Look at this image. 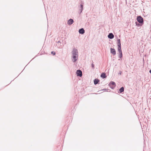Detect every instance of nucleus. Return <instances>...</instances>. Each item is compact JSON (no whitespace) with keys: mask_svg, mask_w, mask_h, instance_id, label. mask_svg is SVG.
I'll list each match as a JSON object with an SVG mask.
<instances>
[{"mask_svg":"<svg viewBox=\"0 0 151 151\" xmlns=\"http://www.w3.org/2000/svg\"><path fill=\"white\" fill-rule=\"evenodd\" d=\"M137 22H135L136 26L138 27L142 26L144 23L143 18L141 16H138L136 18Z\"/></svg>","mask_w":151,"mask_h":151,"instance_id":"obj_1","label":"nucleus"},{"mask_svg":"<svg viewBox=\"0 0 151 151\" xmlns=\"http://www.w3.org/2000/svg\"><path fill=\"white\" fill-rule=\"evenodd\" d=\"M72 57L73 58L72 61L73 62H75L78 59V50L74 48L72 52Z\"/></svg>","mask_w":151,"mask_h":151,"instance_id":"obj_2","label":"nucleus"},{"mask_svg":"<svg viewBox=\"0 0 151 151\" xmlns=\"http://www.w3.org/2000/svg\"><path fill=\"white\" fill-rule=\"evenodd\" d=\"M117 46H118V50L119 53V57L120 58H121L122 57V54L121 50V46L120 40V39H118L117 40Z\"/></svg>","mask_w":151,"mask_h":151,"instance_id":"obj_3","label":"nucleus"},{"mask_svg":"<svg viewBox=\"0 0 151 151\" xmlns=\"http://www.w3.org/2000/svg\"><path fill=\"white\" fill-rule=\"evenodd\" d=\"M109 86L112 89H113L115 87L116 85L114 81H111L109 84Z\"/></svg>","mask_w":151,"mask_h":151,"instance_id":"obj_4","label":"nucleus"},{"mask_svg":"<svg viewBox=\"0 0 151 151\" xmlns=\"http://www.w3.org/2000/svg\"><path fill=\"white\" fill-rule=\"evenodd\" d=\"M76 73L77 76L81 77L82 76V71L80 70H77Z\"/></svg>","mask_w":151,"mask_h":151,"instance_id":"obj_5","label":"nucleus"},{"mask_svg":"<svg viewBox=\"0 0 151 151\" xmlns=\"http://www.w3.org/2000/svg\"><path fill=\"white\" fill-rule=\"evenodd\" d=\"M74 22L73 20V19H69L68 21V24L69 25H71Z\"/></svg>","mask_w":151,"mask_h":151,"instance_id":"obj_6","label":"nucleus"},{"mask_svg":"<svg viewBox=\"0 0 151 151\" xmlns=\"http://www.w3.org/2000/svg\"><path fill=\"white\" fill-rule=\"evenodd\" d=\"M83 10V5L81 4L80 5V7L79 9V13L80 14H81L82 12V11Z\"/></svg>","mask_w":151,"mask_h":151,"instance_id":"obj_7","label":"nucleus"},{"mask_svg":"<svg viewBox=\"0 0 151 151\" xmlns=\"http://www.w3.org/2000/svg\"><path fill=\"white\" fill-rule=\"evenodd\" d=\"M110 52L113 55H114L116 54V51L114 48H110Z\"/></svg>","mask_w":151,"mask_h":151,"instance_id":"obj_8","label":"nucleus"},{"mask_svg":"<svg viewBox=\"0 0 151 151\" xmlns=\"http://www.w3.org/2000/svg\"><path fill=\"white\" fill-rule=\"evenodd\" d=\"M108 37L110 39H112L114 38V36L112 33H111L108 35Z\"/></svg>","mask_w":151,"mask_h":151,"instance_id":"obj_9","label":"nucleus"},{"mask_svg":"<svg viewBox=\"0 0 151 151\" xmlns=\"http://www.w3.org/2000/svg\"><path fill=\"white\" fill-rule=\"evenodd\" d=\"M79 32L80 34H83L85 32V31L83 28H82L79 29Z\"/></svg>","mask_w":151,"mask_h":151,"instance_id":"obj_10","label":"nucleus"},{"mask_svg":"<svg viewBox=\"0 0 151 151\" xmlns=\"http://www.w3.org/2000/svg\"><path fill=\"white\" fill-rule=\"evenodd\" d=\"M93 81L94 84L96 85L99 83L100 80L96 78Z\"/></svg>","mask_w":151,"mask_h":151,"instance_id":"obj_11","label":"nucleus"},{"mask_svg":"<svg viewBox=\"0 0 151 151\" xmlns=\"http://www.w3.org/2000/svg\"><path fill=\"white\" fill-rule=\"evenodd\" d=\"M101 77L103 78H105L106 77V73H102L101 75Z\"/></svg>","mask_w":151,"mask_h":151,"instance_id":"obj_12","label":"nucleus"},{"mask_svg":"<svg viewBox=\"0 0 151 151\" xmlns=\"http://www.w3.org/2000/svg\"><path fill=\"white\" fill-rule=\"evenodd\" d=\"M124 88L123 87H121L119 89V92L120 93H122L124 92Z\"/></svg>","mask_w":151,"mask_h":151,"instance_id":"obj_13","label":"nucleus"},{"mask_svg":"<svg viewBox=\"0 0 151 151\" xmlns=\"http://www.w3.org/2000/svg\"><path fill=\"white\" fill-rule=\"evenodd\" d=\"M108 90H109L108 89H106V88H104V89H102L101 90H100V91H108Z\"/></svg>","mask_w":151,"mask_h":151,"instance_id":"obj_14","label":"nucleus"},{"mask_svg":"<svg viewBox=\"0 0 151 151\" xmlns=\"http://www.w3.org/2000/svg\"><path fill=\"white\" fill-rule=\"evenodd\" d=\"M51 53L53 55H55V52L54 51H52L51 52Z\"/></svg>","mask_w":151,"mask_h":151,"instance_id":"obj_15","label":"nucleus"},{"mask_svg":"<svg viewBox=\"0 0 151 151\" xmlns=\"http://www.w3.org/2000/svg\"><path fill=\"white\" fill-rule=\"evenodd\" d=\"M91 67L93 68H94V65L93 63L91 64Z\"/></svg>","mask_w":151,"mask_h":151,"instance_id":"obj_16","label":"nucleus"},{"mask_svg":"<svg viewBox=\"0 0 151 151\" xmlns=\"http://www.w3.org/2000/svg\"><path fill=\"white\" fill-rule=\"evenodd\" d=\"M56 42L57 43H58V44L59 43H60V44L61 43L60 40H59L58 41Z\"/></svg>","mask_w":151,"mask_h":151,"instance_id":"obj_17","label":"nucleus"},{"mask_svg":"<svg viewBox=\"0 0 151 151\" xmlns=\"http://www.w3.org/2000/svg\"><path fill=\"white\" fill-rule=\"evenodd\" d=\"M121 73H122V72L121 71H120L119 72V75H121Z\"/></svg>","mask_w":151,"mask_h":151,"instance_id":"obj_18","label":"nucleus"},{"mask_svg":"<svg viewBox=\"0 0 151 151\" xmlns=\"http://www.w3.org/2000/svg\"><path fill=\"white\" fill-rule=\"evenodd\" d=\"M149 72L151 74V69L149 71Z\"/></svg>","mask_w":151,"mask_h":151,"instance_id":"obj_19","label":"nucleus"}]
</instances>
